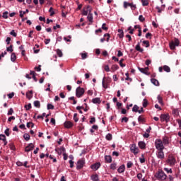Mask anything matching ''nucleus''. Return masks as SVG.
<instances>
[{
    "label": "nucleus",
    "mask_w": 181,
    "mask_h": 181,
    "mask_svg": "<svg viewBox=\"0 0 181 181\" xmlns=\"http://www.w3.org/2000/svg\"><path fill=\"white\" fill-rule=\"evenodd\" d=\"M90 179L93 181H98L99 180L98 175H97V174L92 175L91 177H90Z\"/></svg>",
    "instance_id": "23"
},
{
    "label": "nucleus",
    "mask_w": 181,
    "mask_h": 181,
    "mask_svg": "<svg viewBox=\"0 0 181 181\" xmlns=\"http://www.w3.org/2000/svg\"><path fill=\"white\" fill-rule=\"evenodd\" d=\"M6 50L12 53V52H13V45H10L8 47L6 48Z\"/></svg>",
    "instance_id": "41"
},
{
    "label": "nucleus",
    "mask_w": 181,
    "mask_h": 181,
    "mask_svg": "<svg viewBox=\"0 0 181 181\" xmlns=\"http://www.w3.org/2000/svg\"><path fill=\"white\" fill-rule=\"evenodd\" d=\"M13 114V108L11 107L7 113V115H12Z\"/></svg>",
    "instance_id": "51"
},
{
    "label": "nucleus",
    "mask_w": 181,
    "mask_h": 181,
    "mask_svg": "<svg viewBox=\"0 0 181 181\" xmlns=\"http://www.w3.org/2000/svg\"><path fill=\"white\" fill-rule=\"evenodd\" d=\"M130 8L132 11H135V9H136V4H134V3H132Z\"/></svg>",
    "instance_id": "47"
},
{
    "label": "nucleus",
    "mask_w": 181,
    "mask_h": 181,
    "mask_svg": "<svg viewBox=\"0 0 181 181\" xmlns=\"http://www.w3.org/2000/svg\"><path fill=\"white\" fill-rule=\"evenodd\" d=\"M33 128V127H35V124H33V122H28L27 123V128Z\"/></svg>",
    "instance_id": "45"
},
{
    "label": "nucleus",
    "mask_w": 181,
    "mask_h": 181,
    "mask_svg": "<svg viewBox=\"0 0 181 181\" xmlns=\"http://www.w3.org/2000/svg\"><path fill=\"white\" fill-rule=\"evenodd\" d=\"M24 107L27 111H29V110L32 108V104L29 103L28 105H25Z\"/></svg>",
    "instance_id": "44"
},
{
    "label": "nucleus",
    "mask_w": 181,
    "mask_h": 181,
    "mask_svg": "<svg viewBox=\"0 0 181 181\" xmlns=\"http://www.w3.org/2000/svg\"><path fill=\"white\" fill-rule=\"evenodd\" d=\"M138 145L141 149H145L146 148V144L144 141H139Z\"/></svg>",
    "instance_id": "20"
},
{
    "label": "nucleus",
    "mask_w": 181,
    "mask_h": 181,
    "mask_svg": "<svg viewBox=\"0 0 181 181\" xmlns=\"http://www.w3.org/2000/svg\"><path fill=\"white\" fill-rule=\"evenodd\" d=\"M162 142L164 145H169V139L167 136H164Z\"/></svg>",
    "instance_id": "22"
},
{
    "label": "nucleus",
    "mask_w": 181,
    "mask_h": 181,
    "mask_svg": "<svg viewBox=\"0 0 181 181\" xmlns=\"http://www.w3.org/2000/svg\"><path fill=\"white\" fill-rule=\"evenodd\" d=\"M125 76H127L125 80H127V81L129 80V81H132V78H129V73H126Z\"/></svg>",
    "instance_id": "49"
},
{
    "label": "nucleus",
    "mask_w": 181,
    "mask_h": 181,
    "mask_svg": "<svg viewBox=\"0 0 181 181\" xmlns=\"http://www.w3.org/2000/svg\"><path fill=\"white\" fill-rule=\"evenodd\" d=\"M131 5H132V3H129L127 1H124V3H123V6H124V9H127V8H128V6H131Z\"/></svg>",
    "instance_id": "31"
},
{
    "label": "nucleus",
    "mask_w": 181,
    "mask_h": 181,
    "mask_svg": "<svg viewBox=\"0 0 181 181\" xmlns=\"http://www.w3.org/2000/svg\"><path fill=\"white\" fill-rule=\"evenodd\" d=\"M33 148L35 146L31 143L25 147V152H30V151H33Z\"/></svg>",
    "instance_id": "13"
},
{
    "label": "nucleus",
    "mask_w": 181,
    "mask_h": 181,
    "mask_svg": "<svg viewBox=\"0 0 181 181\" xmlns=\"http://www.w3.org/2000/svg\"><path fill=\"white\" fill-rule=\"evenodd\" d=\"M138 121H139V122H144L145 121V119L144 117H142V116H139L138 117Z\"/></svg>",
    "instance_id": "55"
},
{
    "label": "nucleus",
    "mask_w": 181,
    "mask_h": 181,
    "mask_svg": "<svg viewBox=\"0 0 181 181\" xmlns=\"http://www.w3.org/2000/svg\"><path fill=\"white\" fill-rule=\"evenodd\" d=\"M164 71H166V73H170V67H169L168 65H165L163 67Z\"/></svg>",
    "instance_id": "26"
},
{
    "label": "nucleus",
    "mask_w": 181,
    "mask_h": 181,
    "mask_svg": "<svg viewBox=\"0 0 181 181\" xmlns=\"http://www.w3.org/2000/svg\"><path fill=\"white\" fill-rule=\"evenodd\" d=\"M112 70H118V69H119V66H118V65L117 64H115V65H112Z\"/></svg>",
    "instance_id": "61"
},
{
    "label": "nucleus",
    "mask_w": 181,
    "mask_h": 181,
    "mask_svg": "<svg viewBox=\"0 0 181 181\" xmlns=\"http://www.w3.org/2000/svg\"><path fill=\"white\" fill-rule=\"evenodd\" d=\"M167 163L170 166H175V165L176 163V158H175V156H173V155L168 156V158L167 160Z\"/></svg>",
    "instance_id": "4"
},
{
    "label": "nucleus",
    "mask_w": 181,
    "mask_h": 181,
    "mask_svg": "<svg viewBox=\"0 0 181 181\" xmlns=\"http://www.w3.org/2000/svg\"><path fill=\"white\" fill-rule=\"evenodd\" d=\"M102 86H103V88H108V84L107 83H105V77H104L103 79Z\"/></svg>",
    "instance_id": "24"
},
{
    "label": "nucleus",
    "mask_w": 181,
    "mask_h": 181,
    "mask_svg": "<svg viewBox=\"0 0 181 181\" xmlns=\"http://www.w3.org/2000/svg\"><path fill=\"white\" fill-rule=\"evenodd\" d=\"M85 163H86V161H84V160H83V159L78 160V162L76 163V169L78 170H80V169H83Z\"/></svg>",
    "instance_id": "8"
},
{
    "label": "nucleus",
    "mask_w": 181,
    "mask_h": 181,
    "mask_svg": "<svg viewBox=\"0 0 181 181\" xmlns=\"http://www.w3.org/2000/svg\"><path fill=\"white\" fill-rule=\"evenodd\" d=\"M74 121L76 122H78V117H77V113H74Z\"/></svg>",
    "instance_id": "52"
},
{
    "label": "nucleus",
    "mask_w": 181,
    "mask_h": 181,
    "mask_svg": "<svg viewBox=\"0 0 181 181\" xmlns=\"http://www.w3.org/2000/svg\"><path fill=\"white\" fill-rule=\"evenodd\" d=\"M180 42L179 41V39L175 38L173 41L170 42V48L171 50H175L176 49V46H179Z\"/></svg>",
    "instance_id": "5"
},
{
    "label": "nucleus",
    "mask_w": 181,
    "mask_h": 181,
    "mask_svg": "<svg viewBox=\"0 0 181 181\" xmlns=\"http://www.w3.org/2000/svg\"><path fill=\"white\" fill-rule=\"evenodd\" d=\"M157 100H158L159 104H161V105H163V100L162 98L160 97V95H158Z\"/></svg>",
    "instance_id": "33"
},
{
    "label": "nucleus",
    "mask_w": 181,
    "mask_h": 181,
    "mask_svg": "<svg viewBox=\"0 0 181 181\" xmlns=\"http://www.w3.org/2000/svg\"><path fill=\"white\" fill-rule=\"evenodd\" d=\"M130 151L134 155H137V153L139 152V148H138V147H136V145L132 144V146L130 147Z\"/></svg>",
    "instance_id": "10"
},
{
    "label": "nucleus",
    "mask_w": 181,
    "mask_h": 181,
    "mask_svg": "<svg viewBox=\"0 0 181 181\" xmlns=\"http://www.w3.org/2000/svg\"><path fill=\"white\" fill-rule=\"evenodd\" d=\"M34 107L37 108H40V102L39 100L34 101Z\"/></svg>",
    "instance_id": "32"
},
{
    "label": "nucleus",
    "mask_w": 181,
    "mask_h": 181,
    "mask_svg": "<svg viewBox=\"0 0 181 181\" xmlns=\"http://www.w3.org/2000/svg\"><path fill=\"white\" fill-rule=\"evenodd\" d=\"M47 110H54V106L51 103H48L47 104Z\"/></svg>",
    "instance_id": "43"
},
{
    "label": "nucleus",
    "mask_w": 181,
    "mask_h": 181,
    "mask_svg": "<svg viewBox=\"0 0 181 181\" xmlns=\"http://www.w3.org/2000/svg\"><path fill=\"white\" fill-rule=\"evenodd\" d=\"M135 49L137 52H140V53H142L144 52V49L141 48V44L138 42V44L136 45Z\"/></svg>",
    "instance_id": "17"
},
{
    "label": "nucleus",
    "mask_w": 181,
    "mask_h": 181,
    "mask_svg": "<svg viewBox=\"0 0 181 181\" xmlns=\"http://www.w3.org/2000/svg\"><path fill=\"white\" fill-rule=\"evenodd\" d=\"M124 61V59H120L119 64L121 67H125V64H122V62Z\"/></svg>",
    "instance_id": "56"
},
{
    "label": "nucleus",
    "mask_w": 181,
    "mask_h": 181,
    "mask_svg": "<svg viewBox=\"0 0 181 181\" xmlns=\"http://www.w3.org/2000/svg\"><path fill=\"white\" fill-rule=\"evenodd\" d=\"M177 122L178 123V124H179V128H180V129H181V119H177Z\"/></svg>",
    "instance_id": "64"
},
{
    "label": "nucleus",
    "mask_w": 181,
    "mask_h": 181,
    "mask_svg": "<svg viewBox=\"0 0 181 181\" xmlns=\"http://www.w3.org/2000/svg\"><path fill=\"white\" fill-rule=\"evenodd\" d=\"M4 134H5V135H6V136H9V135H10V134H9V129H6L4 131Z\"/></svg>",
    "instance_id": "63"
},
{
    "label": "nucleus",
    "mask_w": 181,
    "mask_h": 181,
    "mask_svg": "<svg viewBox=\"0 0 181 181\" xmlns=\"http://www.w3.org/2000/svg\"><path fill=\"white\" fill-rule=\"evenodd\" d=\"M57 54L59 57H63V52L59 49H57Z\"/></svg>",
    "instance_id": "38"
},
{
    "label": "nucleus",
    "mask_w": 181,
    "mask_h": 181,
    "mask_svg": "<svg viewBox=\"0 0 181 181\" xmlns=\"http://www.w3.org/2000/svg\"><path fill=\"white\" fill-rule=\"evenodd\" d=\"M23 138L25 141H29V139H30V135H29L28 133H25L23 135Z\"/></svg>",
    "instance_id": "35"
},
{
    "label": "nucleus",
    "mask_w": 181,
    "mask_h": 181,
    "mask_svg": "<svg viewBox=\"0 0 181 181\" xmlns=\"http://www.w3.org/2000/svg\"><path fill=\"white\" fill-rule=\"evenodd\" d=\"M154 144H155L156 149H157V151H163V149H165V144H163L161 139H156Z\"/></svg>",
    "instance_id": "1"
},
{
    "label": "nucleus",
    "mask_w": 181,
    "mask_h": 181,
    "mask_svg": "<svg viewBox=\"0 0 181 181\" xmlns=\"http://www.w3.org/2000/svg\"><path fill=\"white\" fill-rule=\"evenodd\" d=\"M139 110V107L136 105H134L133 108H132L133 112H138Z\"/></svg>",
    "instance_id": "36"
},
{
    "label": "nucleus",
    "mask_w": 181,
    "mask_h": 181,
    "mask_svg": "<svg viewBox=\"0 0 181 181\" xmlns=\"http://www.w3.org/2000/svg\"><path fill=\"white\" fill-rule=\"evenodd\" d=\"M161 122H169L170 121V116L169 114H162L160 116Z\"/></svg>",
    "instance_id": "6"
},
{
    "label": "nucleus",
    "mask_w": 181,
    "mask_h": 181,
    "mask_svg": "<svg viewBox=\"0 0 181 181\" xmlns=\"http://www.w3.org/2000/svg\"><path fill=\"white\" fill-rule=\"evenodd\" d=\"M142 158H139L140 163H145V157L144 156V154L141 155Z\"/></svg>",
    "instance_id": "53"
},
{
    "label": "nucleus",
    "mask_w": 181,
    "mask_h": 181,
    "mask_svg": "<svg viewBox=\"0 0 181 181\" xmlns=\"http://www.w3.org/2000/svg\"><path fill=\"white\" fill-rule=\"evenodd\" d=\"M104 37H107L106 41L110 42V34L108 33L105 34Z\"/></svg>",
    "instance_id": "59"
},
{
    "label": "nucleus",
    "mask_w": 181,
    "mask_h": 181,
    "mask_svg": "<svg viewBox=\"0 0 181 181\" xmlns=\"http://www.w3.org/2000/svg\"><path fill=\"white\" fill-rule=\"evenodd\" d=\"M49 12L50 13V16H53V15H54V11H53V7L49 8Z\"/></svg>",
    "instance_id": "46"
},
{
    "label": "nucleus",
    "mask_w": 181,
    "mask_h": 181,
    "mask_svg": "<svg viewBox=\"0 0 181 181\" xmlns=\"http://www.w3.org/2000/svg\"><path fill=\"white\" fill-rule=\"evenodd\" d=\"M151 81L154 86H159V81L156 78H151Z\"/></svg>",
    "instance_id": "25"
},
{
    "label": "nucleus",
    "mask_w": 181,
    "mask_h": 181,
    "mask_svg": "<svg viewBox=\"0 0 181 181\" xmlns=\"http://www.w3.org/2000/svg\"><path fill=\"white\" fill-rule=\"evenodd\" d=\"M110 169H112V170H115L117 169V163H113L110 165Z\"/></svg>",
    "instance_id": "40"
},
{
    "label": "nucleus",
    "mask_w": 181,
    "mask_h": 181,
    "mask_svg": "<svg viewBox=\"0 0 181 181\" xmlns=\"http://www.w3.org/2000/svg\"><path fill=\"white\" fill-rule=\"evenodd\" d=\"M164 170L165 171V172H167V173H172V170H171V168H164Z\"/></svg>",
    "instance_id": "62"
},
{
    "label": "nucleus",
    "mask_w": 181,
    "mask_h": 181,
    "mask_svg": "<svg viewBox=\"0 0 181 181\" xmlns=\"http://www.w3.org/2000/svg\"><path fill=\"white\" fill-rule=\"evenodd\" d=\"M93 104H101V100L100 98H95L92 100Z\"/></svg>",
    "instance_id": "21"
},
{
    "label": "nucleus",
    "mask_w": 181,
    "mask_h": 181,
    "mask_svg": "<svg viewBox=\"0 0 181 181\" xmlns=\"http://www.w3.org/2000/svg\"><path fill=\"white\" fill-rule=\"evenodd\" d=\"M81 56L82 60H86V59H87V57L88 56V54H87L86 52L81 53Z\"/></svg>",
    "instance_id": "29"
},
{
    "label": "nucleus",
    "mask_w": 181,
    "mask_h": 181,
    "mask_svg": "<svg viewBox=\"0 0 181 181\" xmlns=\"http://www.w3.org/2000/svg\"><path fill=\"white\" fill-rule=\"evenodd\" d=\"M100 166H101V163H96L95 164L91 165L90 168L91 169H93V170H98V169H100Z\"/></svg>",
    "instance_id": "12"
},
{
    "label": "nucleus",
    "mask_w": 181,
    "mask_h": 181,
    "mask_svg": "<svg viewBox=\"0 0 181 181\" xmlns=\"http://www.w3.org/2000/svg\"><path fill=\"white\" fill-rule=\"evenodd\" d=\"M25 95H26L27 98H28V100H31L32 97H33V91L30 90V91L27 92Z\"/></svg>",
    "instance_id": "19"
},
{
    "label": "nucleus",
    "mask_w": 181,
    "mask_h": 181,
    "mask_svg": "<svg viewBox=\"0 0 181 181\" xmlns=\"http://www.w3.org/2000/svg\"><path fill=\"white\" fill-rule=\"evenodd\" d=\"M143 44L146 45V47H149V41L144 40V41H143Z\"/></svg>",
    "instance_id": "58"
},
{
    "label": "nucleus",
    "mask_w": 181,
    "mask_h": 181,
    "mask_svg": "<svg viewBox=\"0 0 181 181\" xmlns=\"http://www.w3.org/2000/svg\"><path fill=\"white\" fill-rule=\"evenodd\" d=\"M92 11H93V8H91V6H87L86 8H84L83 9L82 14L84 15V16H87L88 13H91Z\"/></svg>",
    "instance_id": "7"
},
{
    "label": "nucleus",
    "mask_w": 181,
    "mask_h": 181,
    "mask_svg": "<svg viewBox=\"0 0 181 181\" xmlns=\"http://www.w3.org/2000/svg\"><path fill=\"white\" fill-rule=\"evenodd\" d=\"M138 69L139 70V71H141V73H143L144 74H146V76H149V73H148V70H149L148 67H146V68L139 67Z\"/></svg>",
    "instance_id": "11"
},
{
    "label": "nucleus",
    "mask_w": 181,
    "mask_h": 181,
    "mask_svg": "<svg viewBox=\"0 0 181 181\" xmlns=\"http://www.w3.org/2000/svg\"><path fill=\"white\" fill-rule=\"evenodd\" d=\"M86 92V90L78 86L76 89V96L78 98H80L81 97H83V95H84V93Z\"/></svg>",
    "instance_id": "3"
},
{
    "label": "nucleus",
    "mask_w": 181,
    "mask_h": 181,
    "mask_svg": "<svg viewBox=\"0 0 181 181\" xmlns=\"http://www.w3.org/2000/svg\"><path fill=\"white\" fill-rule=\"evenodd\" d=\"M8 95V98H13V96L15 95V93H9V94H8L7 95Z\"/></svg>",
    "instance_id": "60"
},
{
    "label": "nucleus",
    "mask_w": 181,
    "mask_h": 181,
    "mask_svg": "<svg viewBox=\"0 0 181 181\" xmlns=\"http://www.w3.org/2000/svg\"><path fill=\"white\" fill-rule=\"evenodd\" d=\"M117 172L118 173H124V172H125V165H120L117 169Z\"/></svg>",
    "instance_id": "16"
},
{
    "label": "nucleus",
    "mask_w": 181,
    "mask_h": 181,
    "mask_svg": "<svg viewBox=\"0 0 181 181\" xmlns=\"http://www.w3.org/2000/svg\"><path fill=\"white\" fill-rule=\"evenodd\" d=\"M143 107L144 108H146V107H148V100L144 99V100H143Z\"/></svg>",
    "instance_id": "39"
},
{
    "label": "nucleus",
    "mask_w": 181,
    "mask_h": 181,
    "mask_svg": "<svg viewBox=\"0 0 181 181\" xmlns=\"http://www.w3.org/2000/svg\"><path fill=\"white\" fill-rule=\"evenodd\" d=\"M156 179L158 180H166L168 175L165 174V173L163 170H160L158 173H156L155 175Z\"/></svg>",
    "instance_id": "2"
},
{
    "label": "nucleus",
    "mask_w": 181,
    "mask_h": 181,
    "mask_svg": "<svg viewBox=\"0 0 181 181\" xmlns=\"http://www.w3.org/2000/svg\"><path fill=\"white\" fill-rule=\"evenodd\" d=\"M25 13H29V10L26 9L25 11H20V18H23V15H25Z\"/></svg>",
    "instance_id": "28"
},
{
    "label": "nucleus",
    "mask_w": 181,
    "mask_h": 181,
    "mask_svg": "<svg viewBox=\"0 0 181 181\" xmlns=\"http://www.w3.org/2000/svg\"><path fill=\"white\" fill-rule=\"evenodd\" d=\"M156 156L158 159H165V153L163 152V150H158L156 152Z\"/></svg>",
    "instance_id": "9"
},
{
    "label": "nucleus",
    "mask_w": 181,
    "mask_h": 181,
    "mask_svg": "<svg viewBox=\"0 0 181 181\" xmlns=\"http://www.w3.org/2000/svg\"><path fill=\"white\" fill-rule=\"evenodd\" d=\"M141 2L143 6H148L149 5V2H148L147 0H142Z\"/></svg>",
    "instance_id": "42"
},
{
    "label": "nucleus",
    "mask_w": 181,
    "mask_h": 181,
    "mask_svg": "<svg viewBox=\"0 0 181 181\" xmlns=\"http://www.w3.org/2000/svg\"><path fill=\"white\" fill-rule=\"evenodd\" d=\"M105 160L107 163H111V162H112V157H111V156H105Z\"/></svg>",
    "instance_id": "18"
},
{
    "label": "nucleus",
    "mask_w": 181,
    "mask_h": 181,
    "mask_svg": "<svg viewBox=\"0 0 181 181\" xmlns=\"http://www.w3.org/2000/svg\"><path fill=\"white\" fill-rule=\"evenodd\" d=\"M87 18H88V21H89L91 23H93V13H88Z\"/></svg>",
    "instance_id": "30"
},
{
    "label": "nucleus",
    "mask_w": 181,
    "mask_h": 181,
    "mask_svg": "<svg viewBox=\"0 0 181 181\" xmlns=\"http://www.w3.org/2000/svg\"><path fill=\"white\" fill-rule=\"evenodd\" d=\"M58 155H62V153H63V152H66V148H64V147H60L59 148H57L55 150Z\"/></svg>",
    "instance_id": "15"
},
{
    "label": "nucleus",
    "mask_w": 181,
    "mask_h": 181,
    "mask_svg": "<svg viewBox=\"0 0 181 181\" xmlns=\"http://www.w3.org/2000/svg\"><path fill=\"white\" fill-rule=\"evenodd\" d=\"M105 139H107V141H111L112 139V134L108 133L106 135Z\"/></svg>",
    "instance_id": "37"
},
{
    "label": "nucleus",
    "mask_w": 181,
    "mask_h": 181,
    "mask_svg": "<svg viewBox=\"0 0 181 181\" xmlns=\"http://www.w3.org/2000/svg\"><path fill=\"white\" fill-rule=\"evenodd\" d=\"M132 165H134V163L131 161H129L127 164L128 169H129L130 168H132Z\"/></svg>",
    "instance_id": "54"
},
{
    "label": "nucleus",
    "mask_w": 181,
    "mask_h": 181,
    "mask_svg": "<svg viewBox=\"0 0 181 181\" xmlns=\"http://www.w3.org/2000/svg\"><path fill=\"white\" fill-rule=\"evenodd\" d=\"M139 21H140V22H145V18H144V16L140 15L139 16Z\"/></svg>",
    "instance_id": "48"
},
{
    "label": "nucleus",
    "mask_w": 181,
    "mask_h": 181,
    "mask_svg": "<svg viewBox=\"0 0 181 181\" xmlns=\"http://www.w3.org/2000/svg\"><path fill=\"white\" fill-rule=\"evenodd\" d=\"M11 62H14L16 60V54L13 52L11 55Z\"/></svg>",
    "instance_id": "27"
},
{
    "label": "nucleus",
    "mask_w": 181,
    "mask_h": 181,
    "mask_svg": "<svg viewBox=\"0 0 181 181\" xmlns=\"http://www.w3.org/2000/svg\"><path fill=\"white\" fill-rule=\"evenodd\" d=\"M128 30H129V33H130V35H134V29H132V27H129Z\"/></svg>",
    "instance_id": "57"
},
{
    "label": "nucleus",
    "mask_w": 181,
    "mask_h": 181,
    "mask_svg": "<svg viewBox=\"0 0 181 181\" xmlns=\"http://www.w3.org/2000/svg\"><path fill=\"white\" fill-rule=\"evenodd\" d=\"M8 11H5L4 13H3V18L4 19H8Z\"/></svg>",
    "instance_id": "50"
},
{
    "label": "nucleus",
    "mask_w": 181,
    "mask_h": 181,
    "mask_svg": "<svg viewBox=\"0 0 181 181\" xmlns=\"http://www.w3.org/2000/svg\"><path fill=\"white\" fill-rule=\"evenodd\" d=\"M1 136H2V141H4V145H7L8 141H6V136L5 134H1Z\"/></svg>",
    "instance_id": "34"
},
{
    "label": "nucleus",
    "mask_w": 181,
    "mask_h": 181,
    "mask_svg": "<svg viewBox=\"0 0 181 181\" xmlns=\"http://www.w3.org/2000/svg\"><path fill=\"white\" fill-rule=\"evenodd\" d=\"M64 125L65 127V128H71V127H73V122H70V121H66L64 123Z\"/></svg>",
    "instance_id": "14"
}]
</instances>
